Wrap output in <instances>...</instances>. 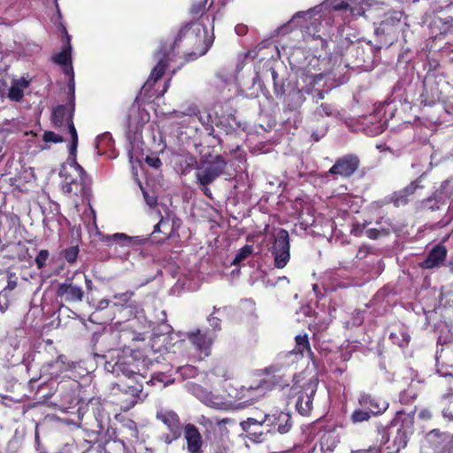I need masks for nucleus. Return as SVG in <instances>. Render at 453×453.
I'll use <instances>...</instances> for the list:
<instances>
[{
	"label": "nucleus",
	"mask_w": 453,
	"mask_h": 453,
	"mask_svg": "<svg viewBox=\"0 0 453 453\" xmlns=\"http://www.w3.org/2000/svg\"><path fill=\"white\" fill-rule=\"evenodd\" d=\"M274 94L276 96V97L280 98V97H282V96H286L287 93H286V90L284 88V85H278L276 83H274Z\"/></svg>",
	"instance_id": "59"
},
{
	"label": "nucleus",
	"mask_w": 453,
	"mask_h": 453,
	"mask_svg": "<svg viewBox=\"0 0 453 453\" xmlns=\"http://www.w3.org/2000/svg\"><path fill=\"white\" fill-rule=\"evenodd\" d=\"M42 140L45 142L60 143L64 142L61 135L54 133L53 131H45L42 135Z\"/></svg>",
	"instance_id": "51"
},
{
	"label": "nucleus",
	"mask_w": 453,
	"mask_h": 453,
	"mask_svg": "<svg viewBox=\"0 0 453 453\" xmlns=\"http://www.w3.org/2000/svg\"><path fill=\"white\" fill-rule=\"evenodd\" d=\"M116 434L118 438L125 443L136 442L139 438L137 425L132 419L124 420L119 427L116 428Z\"/></svg>",
	"instance_id": "27"
},
{
	"label": "nucleus",
	"mask_w": 453,
	"mask_h": 453,
	"mask_svg": "<svg viewBox=\"0 0 453 453\" xmlns=\"http://www.w3.org/2000/svg\"><path fill=\"white\" fill-rule=\"evenodd\" d=\"M426 440L434 453H446L448 433L441 432L440 429H433L427 433Z\"/></svg>",
	"instance_id": "29"
},
{
	"label": "nucleus",
	"mask_w": 453,
	"mask_h": 453,
	"mask_svg": "<svg viewBox=\"0 0 453 453\" xmlns=\"http://www.w3.org/2000/svg\"><path fill=\"white\" fill-rule=\"evenodd\" d=\"M252 251H253L252 245H248V244L244 245L236 253V255L232 262V265H238L242 261H244L249 256H250Z\"/></svg>",
	"instance_id": "42"
},
{
	"label": "nucleus",
	"mask_w": 453,
	"mask_h": 453,
	"mask_svg": "<svg viewBox=\"0 0 453 453\" xmlns=\"http://www.w3.org/2000/svg\"><path fill=\"white\" fill-rule=\"evenodd\" d=\"M446 399L447 403L442 409V414L444 417L453 419V394L449 395Z\"/></svg>",
	"instance_id": "52"
},
{
	"label": "nucleus",
	"mask_w": 453,
	"mask_h": 453,
	"mask_svg": "<svg viewBox=\"0 0 453 453\" xmlns=\"http://www.w3.org/2000/svg\"><path fill=\"white\" fill-rule=\"evenodd\" d=\"M393 431L394 426H391V421L387 426L381 424L377 426V433L380 436V441L381 444L385 445L389 442Z\"/></svg>",
	"instance_id": "41"
},
{
	"label": "nucleus",
	"mask_w": 453,
	"mask_h": 453,
	"mask_svg": "<svg viewBox=\"0 0 453 453\" xmlns=\"http://www.w3.org/2000/svg\"><path fill=\"white\" fill-rule=\"evenodd\" d=\"M159 216L161 217V219L158 221V223H157L154 226L153 234H155V233H163L165 234L163 240H165V239H168L171 236V231L170 232L163 231L162 230V226H169V219H165L161 215L160 212H159Z\"/></svg>",
	"instance_id": "49"
},
{
	"label": "nucleus",
	"mask_w": 453,
	"mask_h": 453,
	"mask_svg": "<svg viewBox=\"0 0 453 453\" xmlns=\"http://www.w3.org/2000/svg\"><path fill=\"white\" fill-rule=\"evenodd\" d=\"M136 365L134 363L126 361L125 359H119L112 366V372L116 376H124L129 380H132V376L136 374Z\"/></svg>",
	"instance_id": "34"
},
{
	"label": "nucleus",
	"mask_w": 453,
	"mask_h": 453,
	"mask_svg": "<svg viewBox=\"0 0 453 453\" xmlns=\"http://www.w3.org/2000/svg\"><path fill=\"white\" fill-rule=\"evenodd\" d=\"M370 254H374L373 249L368 245H362L359 247L356 258L358 260H363L366 258Z\"/></svg>",
	"instance_id": "53"
},
{
	"label": "nucleus",
	"mask_w": 453,
	"mask_h": 453,
	"mask_svg": "<svg viewBox=\"0 0 453 453\" xmlns=\"http://www.w3.org/2000/svg\"><path fill=\"white\" fill-rule=\"evenodd\" d=\"M441 54L447 57L450 63H453V43H446L441 49Z\"/></svg>",
	"instance_id": "56"
},
{
	"label": "nucleus",
	"mask_w": 453,
	"mask_h": 453,
	"mask_svg": "<svg viewBox=\"0 0 453 453\" xmlns=\"http://www.w3.org/2000/svg\"><path fill=\"white\" fill-rule=\"evenodd\" d=\"M264 422H267V426L277 430L282 434L288 433L293 426L291 415L284 411L265 414L264 416Z\"/></svg>",
	"instance_id": "24"
},
{
	"label": "nucleus",
	"mask_w": 453,
	"mask_h": 453,
	"mask_svg": "<svg viewBox=\"0 0 453 453\" xmlns=\"http://www.w3.org/2000/svg\"><path fill=\"white\" fill-rule=\"evenodd\" d=\"M76 386L75 380H64L56 382L45 378L41 379V375L31 377L27 383L29 393L40 403H46L48 399L58 393L64 404H71L74 399Z\"/></svg>",
	"instance_id": "2"
},
{
	"label": "nucleus",
	"mask_w": 453,
	"mask_h": 453,
	"mask_svg": "<svg viewBox=\"0 0 453 453\" xmlns=\"http://www.w3.org/2000/svg\"><path fill=\"white\" fill-rule=\"evenodd\" d=\"M142 384L134 380L117 383L112 388V403L119 410L127 411L142 398Z\"/></svg>",
	"instance_id": "4"
},
{
	"label": "nucleus",
	"mask_w": 453,
	"mask_h": 453,
	"mask_svg": "<svg viewBox=\"0 0 453 453\" xmlns=\"http://www.w3.org/2000/svg\"><path fill=\"white\" fill-rule=\"evenodd\" d=\"M198 120L203 126L209 135L214 133L213 120L211 115L207 111H198L196 114Z\"/></svg>",
	"instance_id": "40"
},
{
	"label": "nucleus",
	"mask_w": 453,
	"mask_h": 453,
	"mask_svg": "<svg viewBox=\"0 0 453 453\" xmlns=\"http://www.w3.org/2000/svg\"><path fill=\"white\" fill-rule=\"evenodd\" d=\"M49 257H50V253L47 250H41L38 252L37 256L35 257V262L36 267L39 270H42L46 266Z\"/></svg>",
	"instance_id": "48"
},
{
	"label": "nucleus",
	"mask_w": 453,
	"mask_h": 453,
	"mask_svg": "<svg viewBox=\"0 0 453 453\" xmlns=\"http://www.w3.org/2000/svg\"><path fill=\"white\" fill-rule=\"evenodd\" d=\"M360 165V157L357 154L349 153L338 157L327 173L334 180H349L357 173Z\"/></svg>",
	"instance_id": "10"
},
{
	"label": "nucleus",
	"mask_w": 453,
	"mask_h": 453,
	"mask_svg": "<svg viewBox=\"0 0 453 453\" xmlns=\"http://www.w3.org/2000/svg\"><path fill=\"white\" fill-rule=\"evenodd\" d=\"M235 32L240 36L245 35L248 32V27L243 24H238L235 27Z\"/></svg>",
	"instance_id": "60"
},
{
	"label": "nucleus",
	"mask_w": 453,
	"mask_h": 453,
	"mask_svg": "<svg viewBox=\"0 0 453 453\" xmlns=\"http://www.w3.org/2000/svg\"><path fill=\"white\" fill-rule=\"evenodd\" d=\"M403 16V12L400 11L388 12L380 22V27L376 29V33L395 35L396 33L395 27L400 25Z\"/></svg>",
	"instance_id": "28"
},
{
	"label": "nucleus",
	"mask_w": 453,
	"mask_h": 453,
	"mask_svg": "<svg viewBox=\"0 0 453 453\" xmlns=\"http://www.w3.org/2000/svg\"><path fill=\"white\" fill-rule=\"evenodd\" d=\"M29 81L25 79L14 80L8 92V98L13 102H20L24 97V88H27Z\"/></svg>",
	"instance_id": "35"
},
{
	"label": "nucleus",
	"mask_w": 453,
	"mask_h": 453,
	"mask_svg": "<svg viewBox=\"0 0 453 453\" xmlns=\"http://www.w3.org/2000/svg\"><path fill=\"white\" fill-rule=\"evenodd\" d=\"M389 339L399 347L405 348L410 343L411 336L403 327H401L396 331L391 332Z\"/></svg>",
	"instance_id": "38"
},
{
	"label": "nucleus",
	"mask_w": 453,
	"mask_h": 453,
	"mask_svg": "<svg viewBox=\"0 0 453 453\" xmlns=\"http://www.w3.org/2000/svg\"><path fill=\"white\" fill-rule=\"evenodd\" d=\"M145 162L147 163L148 165H150L155 169H158L162 165V162H161L160 158L158 157H155V156H147L145 157Z\"/></svg>",
	"instance_id": "55"
},
{
	"label": "nucleus",
	"mask_w": 453,
	"mask_h": 453,
	"mask_svg": "<svg viewBox=\"0 0 453 453\" xmlns=\"http://www.w3.org/2000/svg\"><path fill=\"white\" fill-rule=\"evenodd\" d=\"M178 371L180 372L181 375L188 377H192L196 373L194 366L191 365L178 367Z\"/></svg>",
	"instance_id": "57"
},
{
	"label": "nucleus",
	"mask_w": 453,
	"mask_h": 453,
	"mask_svg": "<svg viewBox=\"0 0 453 453\" xmlns=\"http://www.w3.org/2000/svg\"><path fill=\"white\" fill-rule=\"evenodd\" d=\"M213 42V35H208L205 25L196 21L186 23L179 31L176 38L171 45L169 51L162 50L165 53L173 54L176 49H183V58L185 62L196 60L207 53Z\"/></svg>",
	"instance_id": "1"
},
{
	"label": "nucleus",
	"mask_w": 453,
	"mask_h": 453,
	"mask_svg": "<svg viewBox=\"0 0 453 453\" xmlns=\"http://www.w3.org/2000/svg\"><path fill=\"white\" fill-rule=\"evenodd\" d=\"M391 426L395 429V434L393 437V449L398 452L407 446L410 435L412 434L413 418L399 411L391 420Z\"/></svg>",
	"instance_id": "9"
},
{
	"label": "nucleus",
	"mask_w": 453,
	"mask_h": 453,
	"mask_svg": "<svg viewBox=\"0 0 453 453\" xmlns=\"http://www.w3.org/2000/svg\"><path fill=\"white\" fill-rule=\"evenodd\" d=\"M226 167V161L221 155L211 160L201 159L196 166V177L200 186H208L222 175Z\"/></svg>",
	"instance_id": "7"
},
{
	"label": "nucleus",
	"mask_w": 453,
	"mask_h": 453,
	"mask_svg": "<svg viewBox=\"0 0 453 453\" xmlns=\"http://www.w3.org/2000/svg\"><path fill=\"white\" fill-rule=\"evenodd\" d=\"M144 194V198H145V201L146 203L150 206V207H153L157 204V197L155 196H149L146 192H143Z\"/></svg>",
	"instance_id": "62"
},
{
	"label": "nucleus",
	"mask_w": 453,
	"mask_h": 453,
	"mask_svg": "<svg viewBox=\"0 0 453 453\" xmlns=\"http://www.w3.org/2000/svg\"><path fill=\"white\" fill-rule=\"evenodd\" d=\"M65 355H59L55 360L43 364L40 368L41 379H48L59 382L64 380H72L65 373L73 368Z\"/></svg>",
	"instance_id": "12"
},
{
	"label": "nucleus",
	"mask_w": 453,
	"mask_h": 453,
	"mask_svg": "<svg viewBox=\"0 0 453 453\" xmlns=\"http://www.w3.org/2000/svg\"><path fill=\"white\" fill-rule=\"evenodd\" d=\"M261 373L265 375L266 378L259 380L256 386L251 385V389H283L289 386V378L282 373L280 369L275 365L265 367L261 370Z\"/></svg>",
	"instance_id": "15"
},
{
	"label": "nucleus",
	"mask_w": 453,
	"mask_h": 453,
	"mask_svg": "<svg viewBox=\"0 0 453 453\" xmlns=\"http://www.w3.org/2000/svg\"><path fill=\"white\" fill-rule=\"evenodd\" d=\"M209 321L211 326H213L214 329H220V319L217 317L211 315L209 317Z\"/></svg>",
	"instance_id": "61"
},
{
	"label": "nucleus",
	"mask_w": 453,
	"mask_h": 453,
	"mask_svg": "<svg viewBox=\"0 0 453 453\" xmlns=\"http://www.w3.org/2000/svg\"><path fill=\"white\" fill-rule=\"evenodd\" d=\"M335 109L333 104L328 103H322L315 110V114L319 117H330L334 115Z\"/></svg>",
	"instance_id": "45"
},
{
	"label": "nucleus",
	"mask_w": 453,
	"mask_h": 453,
	"mask_svg": "<svg viewBox=\"0 0 453 453\" xmlns=\"http://www.w3.org/2000/svg\"><path fill=\"white\" fill-rule=\"evenodd\" d=\"M134 296L133 291H127L125 293L116 294L113 296L115 301V305H129V302L131 301L132 296Z\"/></svg>",
	"instance_id": "46"
},
{
	"label": "nucleus",
	"mask_w": 453,
	"mask_h": 453,
	"mask_svg": "<svg viewBox=\"0 0 453 453\" xmlns=\"http://www.w3.org/2000/svg\"><path fill=\"white\" fill-rule=\"evenodd\" d=\"M156 418L157 420L166 426L169 433L165 434V441L171 443L181 435L182 425L178 414L173 410L159 408L157 411Z\"/></svg>",
	"instance_id": "16"
},
{
	"label": "nucleus",
	"mask_w": 453,
	"mask_h": 453,
	"mask_svg": "<svg viewBox=\"0 0 453 453\" xmlns=\"http://www.w3.org/2000/svg\"><path fill=\"white\" fill-rule=\"evenodd\" d=\"M449 182L443 181L439 188L433 194L418 202L417 208L419 211H435L446 204L452 193L449 191Z\"/></svg>",
	"instance_id": "17"
},
{
	"label": "nucleus",
	"mask_w": 453,
	"mask_h": 453,
	"mask_svg": "<svg viewBox=\"0 0 453 453\" xmlns=\"http://www.w3.org/2000/svg\"><path fill=\"white\" fill-rule=\"evenodd\" d=\"M320 448L324 453L333 452L340 443V435L335 429L325 432L320 437Z\"/></svg>",
	"instance_id": "32"
},
{
	"label": "nucleus",
	"mask_w": 453,
	"mask_h": 453,
	"mask_svg": "<svg viewBox=\"0 0 453 453\" xmlns=\"http://www.w3.org/2000/svg\"><path fill=\"white\" fill-rule=\"evenodd\" d=\"M251 422V419H247L241 423L242 429L247 433V437L254 442L259 443L265 441L270 429H267L265 432L263 429H261L262 426L252 427V426H250Z\"/></svg>",
	"instance_id": "31"
},
{
	"label": "nucleus",
	"mask_w": 453,
	"mask_h": 453,
	"mask_svg": "<svg viewBox=\"0 0 453 453\" xmlns=\"http://www.w3.org/2000/svg\"><path fill=\"white\" fill-rule=\"evenodd\" d=\"M434 78H426L423 81V90L418 101L424 106H431L442 99V90Z\"/></svg>",
	"instance_id": "21"
},
{
	"label": "nucleus",
	"mask_w": 453,
	"mask_h": 453,
	"mask_svg": "<svg viewBox=\"0 0 453 453\" xmlns=\"http://www.w3.org/2000/svg\"><path fill=\"white\" fill-rule=\"evenodd\" d=\"M208 0H199L194 3L189 10L191 15L195 17H201L207 10Z\"/></svg>",
	"instance_id": "43"
},
{
	"label": "nucleus",
	"mask_w": 453,
	"mask_h": 453,
	"mask_svg": "<svg viewBox=\"0 0 453 453\" xmlns=\"http://www.w3.org/2000/svg\"><path fill=\"white\" fill-rule=\"evenodd\" d=\"M272 254L276 268H284L290 259L289 234L286 229L280 228L274 238L272 247Z\"/></svg>",
	"instance_id": "13"
},
{
	"label": "nucleus",
	"mask_w": 453,
	"mask_h": 453,
	"mask_svg": "<svg viewBox=\"0 0 453 453\" xmlns=\"http://www.w3.org/2000/svg\"><path fill=\"white\" fill-rule=\"evenodd\" d=\"M323 60L312 56L307 65L297 72L296 85L305 95L311 96L313 101L318 103L325 96L324 84H320L328 76L329 72L321 67Z\"/></svg>",
	"instance_id": "3"
},
{
	"label": "nucleus",
	"mask_w": 453,
	"mask_h": 453,
	"mask_svg": "<svg viewBox=\"0 0 453 453\" xmlns=\"http://www.w3.org/2000/svg\"><path fill=\"white\" fill-rule=\"evenodd\" d=\"M388 204H389L388 197H385L384 199L372 202L369 205V209L371 211L376 212Z\"/></svg>",
	"instance_id": "54"
},
{
	"label": "nucleus",
	"mask_w": 453,
	"mask_h": 453,
	"mask_svg": "<svg viewBox=\"0 0 453 453\" xmlns=\"http://www.w3.org/2000/svg\"><path fill=\"white\" fill-rule=\"evenodd\" d=\"M73 95V93L72 92ZM74 114V98L73 97L69 106L59 104L52 110L51 122L56 127H62L66 125L71 134V144L69 147V154L71 157H76L78 146V133L73 123Z\"/></svg>",
	"instance_id": "5"
},
{
	"label": "nucleus",
	"mask_w": 453,
	"mask_h": 453,
	"mask_svg": "<svg viewBox=\"0 0 453 453\" xmlns=\"http://www.w3.org/2000/svg\"><path fill=\"white\" fill-rule=\"evenodd\" d=\"M80 250L78 246H72L62 251L63 257L69 263L73 264L77 260Z\"/></svg>",
	"instance_id": "44"
},
{
	"label": "nucleus",
	"mask_w": 453,
	"mask_h": 453,
	"mask_svg": "<svg viewBox=\"0 0 453 453\" xmlns=\"http://www.w3.org/2000/svg\"><path fill=\"white\" fill-rule=\"evenodd\" d=\"M353 453H380V449L373 446L368 449L356 450Z\"/></svg>",
	"instance_id": "64"
},
{
	"label": "nucleus",
	"mask_w": 453,
	"mask_h": 453,
	"mask_svg": "<svg viewBox=\"0 0 453 453\" xmlns=\"http://www.w3.org/2000/svg\"><path fill=\"white\" fill-rule=\"evenodd\" d=\"M446 453H453V434L448 433Z\"/></svg>",
	"instance_id": "63"
},
{
	"label": "nucleus",
	"mask_w": 453,
	"mask_h": 453,
	"mask_svg": "<svg viewBox=\"0 0 453 453\" xmlns=\"http://www.w3.org/2000/svg\"><path fill=\"white\" fill-rule=\"evenodd\" d=\"M431 35L427 39V46L436 47V42H441L448 35H453V17H435L430 23Z\"/></svg>",
	"instance_id": "18"
},
{
	"label": "nucleus",
	"mask_w": 453,
	"mask_h": 453,
	"mask_svg": "<svg viewBox=\"0 0 453 453\" xmlns=\"http://www.w3.org/2000/svg\"><path fill=\"white\" fill-rule=\"evenodd\" d=\"M425 175L426 173H423L405 188H402L399 191L394 192L391 196H388L389 203H393L395 207L406 205L409 202V197L415 194L418 188H423V186L421 185V180Z\"/></svg>",
	"instance_id": "23"
},
{
	"label": "nucleus",
	"mask_w": 453,
	"mask_h": 453,
	"mask_svg": "<svg viewBox=\"0 0 453 453\" xmlns=\"http://www.w3.org/2000/svg\"><path fill=\"white\" fill-rule=\"evenodd\" d=\"M78 274L75 273L72 277H67L65 280L58 285L56 289V296L60 299L61 303L73 304L81 303L85 296L81 280L75 281Z\"/></svg>",
	"instance_id": "11"
},
{
	"label": "nucleus",
	"mask_w": 453,
	"mask_h": 453,
	"mask_svg": "<svg viewBox=\"0 0 453 453\" xmlns=\"http://www.w3.org/2000/svg\"><path fill=\"white\" fill-rule=\"evenodd\" d=\"M72 46H63L59 53L51 57V61L63 67L64 73L70 77L69 89L74 93V73L71 63Z\"/></svg>",
	"instance_id": "25"
},
{
	"label": "nucleus",
	"mask_w": 453,
	"mask_h": 453,
	"mask_svg": "<svg viewBox=\"0 0 453 453\" xmlns=\"http://www.w3.org/2000/svg\"><path fill=\"white\" fill-rule=\"evenodd\" d=\"M170 60V53H165L164 58L159 59L155 67L151 70V73L140 89V96L145 97L148 100L151 98H158L163 96L167 91L171 78H169L164 84L161 90L156 89L154 87L158 80H160L165 73L168 66V61Z\"/></svg>",
	"instance_id": "6"
},
{
	"label": "nucleus",
	"mask_w": 453,
	"mask_h": 453,
	"mask_svg": "<svg viewBox=\"0 0 453 453\" xmlns=\"http://www.w3.org/2000/svg\"><path fill=\"white\" fill-rule=\"evenodd\" d=\"M295 341H296V347L294 349V351L296 354H300L302 356H304V354L307 353L308 356H310V357L313 356V352L311 348L309 337L306 333L297 334L295 337Z\"/></svg>",
	"instance_id": "36"
},
{
	"label": "nucleus",
	"mask_w": 453,
	"mask_h": 453,
	"mask_svg": "<svg viewBox=\"0 0 453 453\" xmlns=\"http://www.w3.org/2000/svg\"><path fill=\"white\" fill-rule=\"evenodd\" d=\"M357 402L360 407L365 409L373 417L382 415L389 407V403L386 399L369 392H361Z\"/></svg>",
	"instance_id": "19"
},
{
	"label": "nucleus",
	"mask_w": 453,
	"mask_h": 453,
	"mask_svg": "<svg viewBox=\"0 0 453 453\" xmlns=\"http://www.w3.org/2000/svg\"><path fill=\"white\" fill-rule=\"evenodd\" d=\"M183 434L187 443L188 453H202L203 444V437L198 428L191 423L183 427Z\"/></svg>",
	"instance_id": "26"
},
{
	"label": "nucleus",
	"mask_w": 453,
	"mask_h": 453,
	"mask_svg": "<svg viewBox=\"0 0 453 453\" xmlns=\"http://www.w3.org/2000/svg\"><path fill=\"white\" fill-rule=\"evenodd\" d=\"M318 385V378L313 377L302 386L292 388L296 397V410L300 415L308 417L311 414Z\"/></svg>",
	"instance_id": "8"
},
{
	"label": "nucleus",
	"mask_w": 453,
	"mask_h": 453,
	"mask_svg": "<svg viewBox=\"0 0 453 453\" xmlns=\"http://www.w3.org/2000/svg\"><path fill=\"white\" fill-rule=\"evenodd\" d=\"M73 165L78 173V179H72L70 181L66 182L63 186V191L68 194L85 195L89 188L91 180L84 168L77 163L75 158L73 159Z\"/></svg>",
	"instance_id": "20"
},
{
	"label": "nucleus",
	"mask_w": 453,
	"mask_h": 453,
	"mask_svg": "<svg viewBox=\"0 0 453 453\" xmlns=\"http://www.w3.org/2000/svg\"><path fill=\"white\" fill-rule=\"evenodd\" d=\"M107 242H122L124 244L129 245L132 243L133 237L128 236L123 233H116L114 234L108 235L106 237Z\"/></svg>",
	"instance_id": "47"
},
{
	"label": "nucleus",
	"mask_w": 453,
	"mask_h": 453,
	"mask_svg": "<svg viewBox=\"0 0 453 453\" xmlns=\"http://www.w3.org/2000/svg\"><path fill=\"white\" fill-rule=\"evenodd\" d=\"M101 448L104 453H127L125 442L119 438H110L106 440Z\"/></svg>",
	"instance_id": "37"
},
{
	"label": "nucleus",
	"mask_w": 453,
	"mask_h": 453,
	"mask_svg": "<svg viewBox=\"0 0 453 453\" xmlns=\"http://www.w3.org/2000/svg\"><path fill=\"white\" fill-rule=\"evenodd\" d=\"M114 337L118 338V347L119 349H130L132 348V342L139 340L136 333L127 326L114 333Z\"/></svg>",
	"instance_id": "33"
},
{
	"label": "nucleus",
	"mask_w": 453,
	"mask_h": 453,
	"mask_svg": "<svg viewBox=\"0 0 453 453\" xmlns=\"http://www.w3.org/2000/svg\"><path fill=\"white\" fill-rule=\"evenodd\" d=\"M186 335L200 359L211 355V346L216 337L215 334L208 330L196 329L188 332Z\"/></svg>",
	"instance_id": "14"
},
{
	"label": "nucleus",
	"mask_w": 453,
	"mask_h": 453,
	"mask_svg": "<svg viewBox=\"0 0 453 453\" xmlns=\"http://www.w3.org/2000/svg\"><path fill=\"white\" fill-rule=\"evenodd\" d=\"M372 417H373V415H372L369 411L361 407L355 409L351 413L349 418L353 424H358L369 421Z\"/></svg>",
	"instance_id": "39"
},
{
	"label": "nucleus",
	"mask_w": 453,
	"mask_h": 453,
	"mask_svg": "<svg viewBox=\"0 0 453 453\" xmlns=\"http://www.w3.org/2000/svg\"><path fill=\"white\" fill-rule=\"evenodd\" d=\"M9 306V300L5 293L0 292V311H4Z\"/></svg>",
	"instance_id": "58"
},
{
	"label": "nucleus",
	"mask_w": 453,
	"mask_h": 453,
	"mask_svg": "<svg viewBox=\"0 0 453 453\" xmlns=\"http://www.w3.org/2000/svg\"><path fill=\"white\" fill-rule=\"evenodd\" d=\"M448 255V250L441 242L434 245L427 253L426 257L418 263L423 270L439 268L444 265Z\"/></svg>",
	"instance_id": "22"
},
{
	"label": "nucleus",
	"mask_w": 453,
	"mask_h": 453,
	"mask_svg": "<svg viewBox=\"0 0 453 453\" xmlns=\"http://www.w3.org/2000/svg\"><path fill=\"white\" fill-rule=\"evenodd\" d=\"M305 101V94L299 89V87L296 84L291 89L288 90L286 96L284 97V104H286L288 111H296Z\"/></svg>",
	"instance_id": "30"
},
{
	"label": "nucleus",
	"mask_w": 453,
	"mask_h": 453,
	"mask_svg": "<svg viewBox=\"0 0 453 453\" xmlns=\"http://www.w3.org/2000/svg\"><path fill=\"white\" fill-rule=\"evenodd\" d=\"M389 234V230L386 228H369L365 231V235L372 240H377L380 236H387Z\"/></svg>",
	"instance_id": "50"
}]
</instances>
